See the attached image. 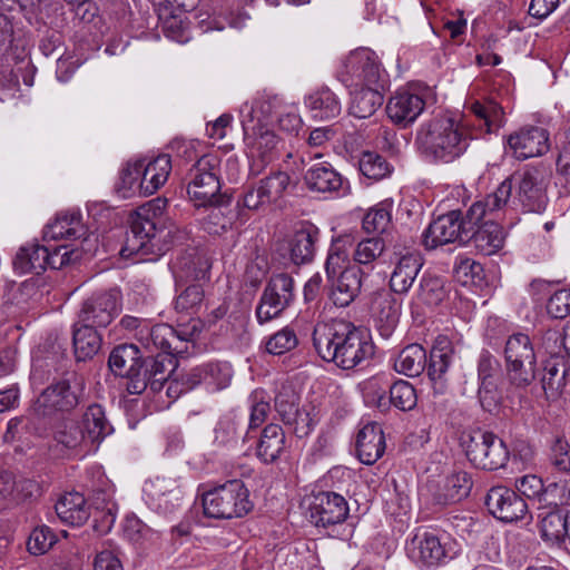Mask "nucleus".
Segmentation results:
<instances>
[{
    "instance_id": "nucleus-1",
    "label": "nucleus",
    "mask_w": 570,
    "mask_h": 570,
    "mask_svg": "<svg viewBox=\"0 0 570 570\" xmlns=\"http://www.w3.org/2000/svg\"><path fill=\"white\" fill-rule=\"evenodd\" d=\"M312 338L318 356L343 370H353L374 355L368 333L352 323H318Z\"/></svg>"
},
{
    "instance_id": "nucleus-2",
    "label": "nucleus",
    "mask_w": 570,
    "mask_h": 570,
    "mask_svg": "<svg viewBox=\"0 0 570 570\" xmlns=\"http://www.w3.org/2000/svg\"><path fill=\"white\" fill-rule=\"evenodd\" d=\"M83 391L85 380L77 373H70L51 383L36 400L27 416L14 417L8 422L7 433L14 435L24 431L40 438L49 435V417L58 411L73 410L80 403Z\"/></svg>"
},
{
    "instance_id": "nucleus-3",
    "label": "nucleus",
    "mask_w": 570,
    "mask_h": 570,
    "mask_svg": "<svg viewBox=\"0 0 570 570\" xmlns=\"http://www.w3.org/2000/svg\"><path fill=\"white\" fill-rule=\"evenodd\" d=\"M471 137L459 121L449 117H434L420 126L415 145L421 155L432 164H451L462 157Z\"/></svg>"
},
{
    "instance_id": "nucleus-4",
    "label": "nucleus",
    "mask_w": 570,
    "mask_h": 570,
    "mask_svg": "<svg viewBox=\"0 0 570 570\" xmlns=\"http://www.w3.org/2000/svg\"><path fill=\"white\" fill-rule=\"evenodd\" d=\"M112 431L99 404L87 407L80 420L63 417L51 425L56 448L72 454H86Z\"/></svg>"
},
{
    "instance_id": "nucleus-5",
    "label": "nucleus",
    "mask_w": 570,
    "mask_h": 570,
    "mask_svg": "<svg viewBox=\"0 0 570 570\" xmlns=\"http://www.w3.org/2000/svg\"><path fill=\"white\" fill-rule=\"evenodd\" d=\"M453 346L446 337H438L430 352L428 362L426 351L420 344L404 347L394 362L397 373L406 376H417L426 370L433 393L443 395L449 387L448 371L453 361Z\"/></svg>"
},
{
    "instance_id": "nucleus-6",
    "label": "nucleus",
    "mask_w": 570,
    "mask_h": 570,
    "mask_svg": "<svg viewBox=\"0 0 570 570\" xmlns=\"http://www.w3.org/2000/svg\"><path fill=\"white\" fill-rule=\"evenodd\" d=\"M202 501L204 514L217 520L243 518L254 508L249 491L239 479L228 480L206 491Z\"/></svg>"
},
{
    "instance_id": "nucleus-7",
    "label": "nucleus",
    "mask_w": 570,
    "mask_h": 570,
    "mask_svg": "<svg viewBox=\"0 0 570 570\" xmlns=\"http://www.w3.org/2000/svg\"><path fill=\"white\" fill-rule=\"evenodd\" d=\"M504 377L509 385L524 390L537 375V355L528 334L517 332L508 336L504 348Z\"/></svg>"
},
{
    "instance_id": "nucleus-8",
    "label": "nucleus",
    "mask_w": 570,
    "mask_h": 570,
    "mask_svg": "<svg viewBox=\"0 0 570 570\" xmlns=\"http://www.w3.org/2000/svg\"><path fill=\"white\" fill-rule=\"evenodd\" d=\"M80 252L68 245H40L37 242L27 243L19 248L13 259V268L20 274H40L48 266L59 269L67 264L80 259Z\"/></svg>"
},
{
    "instance_id": "nucleus-9",
    "label": "nucleus",
    "mask_w": 570,
    "mask_h": 570,
    "mask_svg": "<svg viewBox=\"0 0 570 570\" xmlns=\"http://www.w3.org/2000/svg\"><path fill=\"white\" fill-rule=\"evenodd\" d=\"M509 180L512 185L513 199L515 207H521L523 212L540 213L544 210L548 196L549 174L543 166H524L517 170Z\"/></svg>"
},
{
    "instance_id": "nucleus-10",
    "label": "nucleus",
    "mask_w": 570,
    "mask_h": 570,
    "mask_svg": "<svg viewBox=\"0 0 570 570\" xmlns=\"http://www.w3.org/2000/svg\"><path fill=\"white\" fill-rule=\"evenodd\" d=\"M166 206L167 200L158 197L137 209L127 237L130 250L148 255L163 249L158 244L164 230L157 229V223Z\"/></svg>"
},
{
    "instance_id": "nucleus-11",
    "label": "nucleus",
    "mask_w": 570,
    "mask_h": 570,
    "mask_svg": "<svg viewBox=\"0 0 570 570\" xmlns=\"http://www.w3.org/2000/svg\"><path fill=\"white\" fill-rule=\"evenodd\" d=\"M407 557L420 567L435 568L446 564L461 553L460 543L448 537L424 531L406 542Z\"/></svg>"
},
{
    "instance_id": "nucleus-12",
    "label": "nucleus",
    "mask_w": 570,
    "mask_h": 570,
    "mask_svg": "<svg viewBox=\"0 0 570 570\" xmlns=\"http://www.w3.org/2000/svg\"><path fill=\"white\" fill-rule=\"evenodd\" d=\"M247 120L244 130V144L249 160V175L258 176L265 168L278 159L283 147L282 139L268 126H254Z\"/></svg>"
},
{
    "instance_id": "nucleus-13",
    "label": "nucleus",
    "mask_w": 570,
    "mask_h": 570,
    "mask_svg": "<svg viewBox=\"0 0 570 570\" xmlns=\"http://www.w3.org/2000/svg\"><path fill=\"white\" fill-rule=\"evenodd\" d=\"M337 78L350 88L377 86L384 81L381 63L367 48L351 51L337 69Z\"/></svg>"
},
{
    "instance_id": "nucleus-14",
    "label": "nucleus",
    "mask_w": 570,
    "mask_h": 570,
    "mask_svg": "<svg viewBox=\"0 0 570 570\" xmlns=\"http://www.w3.org/2000/svg\"><path fill=\"white\" fill-rule=\"evenodd\" d=\"M466 458L476 468L498 470L509 460L505 443L492 432L474 431L463 436L462 441Z\"/></svg>"
},
{
    "instance_id": "nucleus-15",
    "label": "nucleus",
    "mask_w": 570,
    "mask_h": 570,
    "mask_svg": "<svg viewBox=\"0 0 570 570\" xmlns=\"http://www.w3.org/2000/svg\"><path fill=\"white\" fill-rule=\"evenodd\" d=\"M295 282L288 274H276L266 284L255 309L258 324L278 318L295 301Z\"/></svg>"
},
{
    "instance_id": "nucleus-16",
    "label": "nucleus",
    "mask_w": 570,
    "mask_h": 570,
    "mask_svg": "<svg viewBox=\"0 0 570 570\" xmlns=\"http://www.w3.org/2000/svg\"><path fill=\"white\" fill-rule=\"evenodd\" d=\"M187 178V194L196 206L212 205L216 202L220 190L217 157H199L189 169Z\"/></svg>"
},
{
    "instance_id": "nucleus-17",
    "label": "nucleus",
    "mask_w": 570,
    "mask_h": 570,
    "mask_svg": "<svg viewBox=\"0 0 570 570\" xmlns=\"http://www.w3.org/2000/svg\"><path fill=\"white\" fill-rule=\"evenodd\" d=\"M478 224L469 222L460 210H452L435 218L423 232L422 243L426 249L453 243H465L471 239L472 227Z\"/></svg>"
},
{
    "instance_id": "nucleus-18",
    "label": "nucleus",
    "mask_w": 570,
    "mask_h": 570,
    "mask_svg": "<svg viewBox=\"0 0 570 570\" xmlns=\"http://www.w3.org/2000/svg\"><path fill=\"white\" fill-rule=\"evenodd\" d=\"M121 311V293L117 288L94 293L83 301L78 313L81 324L95 328L107 327Z\"/></svg>"
},
{
    "instance_id": "nucleus-19",
    "label": "nucleus",
    "mask_w": 570,
    "mask_h": 570,
    "mask_svg": "<svg viewBox=\"0 0 570 570\" xmlns=\"http://www.w3.org/2000/svg\"><path fill=\"white\" fill-rule=\"evenodd\" d=\"M196 326L193 332L176 331L167 324H157L150 326L144 324L139 333L135 334L141 348L147 353H168L179 354L184 352L183 344L191 340Z\"/></svg>"
},
{
    "instance_id": "nucleus-20",
    "label": "nucleus",
    "mask_w": 570,
    "mask_h": 570,
    "mask_svg": "<svg viewBox=\"0 0 570 570\" xmlns=\"http://www.w3.org/2000/svg\"><path fill=\"white\" fill-rule=\"evenodd\" d=\"M473 481L466 471L453 469L436 478L431 476L426 490L433 502L444 507L465 499L472 489Z\"/></svg>"
},
{
    "instance_id": "nucleus-21",
    "label": "nucleus",
    "mask_w": 570,
    "mask_h": 570,
    "mask_svg": "<svg viewBox=\"0 0 570 570\" xmlns=\"http://www.w3.org/2000/svg\"><path fill=\"white\" fill-rule=\"evenodd\" d=\"M144 495L151 510L169 515L180 509L184 494L178 479L156 476L145 482Z\"/></svg>"
},
{
    "instance_id": "nucleus-22",
    "label": "nucleus",
    "mask_w": 570,
    "mask_h": 570,
    "mask_svg": "<svg viewBox=\"0 0 570 570\" xmlns=\"http://www.w3.org/2000/svg\"><path fill=\"white\" fill-rule=\"evenodd\" d=\"M485 505L492 515L507 523L532 518L527 501L514 490L503 485L493 487L489 490Z\"/></svg>"
},
{
    "instance_id": "nucleus-23",
    "label": "nucleus",
    "mask_w": 570,
    "mask_h": 570,
    "mask_svg": "<svg viewBox=\"0 0 570 570\" xmlns=\"http://www.w3.org/2000/svg\"><path fill=\"white\" fill-rule=\"evenodd\" d=\"M512 185L507 177L498 187L484 198L474 202L466 210V217L472 224H481L487 218L500 219L512 204Z\"/></svg>"
},
{
    "instance_id": "nucleus-24",
    "label": "nucleus",
    "mask_w": 570,
    "mask_h": 570,
    "mask_svg": "<svg viewBox=\"0 0 570 570\" xmlns=\"http://www.w3.org/2000/svg\"><path fill=\"white\" fill-rule=\"evenodd\" d=\"M425 106V94L417 88L409 87L396 91L389 99L386 114L394 124L406 127L419 118Z\"/></svg>"
},
{
    "instance_id": "nucleus-25",
    "label": "nucleus",
    "mask_w": 570,
    "mask_h": 570,
    "mask_svg": "<svg viewBox=\"0 0 570 570\" xmlns=\"http://www.w3.org/2000/svg\"><path fill=\"white\" fill-rule=\"evenodd\" d=\"M348 511L347 501L336 492L315 493L309 503L311 520L317 527L342 523L346 520Z\"/></svg>"
},
{
    "instance_id": "nucleus-26",
    "label": "nucleus",
    "mask_w": 570,
    "mask_h": 570,
    "mask_svg": "<svg viewBox=\"0 0 570 570\" xmlns=\"http://www.w3.org/2000/svg\"><path fill=\"white\" fill-rule=\"evenodd\" d=\"M508 145L517 159L538 157L550 148L549 132L542 127H523L509 136Z\"/></svg>"
},
{
    "instance_id": "nucleus-27",
    "label": "nucleus",
    "mask_w": 570,
    "mask_h": 570,
    "mask_svg": "<svg viewBox=\"0 0 570 570\" xmlns=\"http://www.w3.org/2000/svg\"><path fill=\"white\" fill-rule=\"evenodd\" d=\"M88 229L82 223L79 212H62L46 225L43 229V242L51 240H79L81 244L89 242Z\"/></svg>"
},
{
    "instance_id": "nucleus-28",
    "label": "nucleus",
    "mask_w": 570,
    "mask_h": 570,
    "mask_svg": "<svg viewBox=\"0 0 570 570\" xmlns=\"http://www.w3.org/2000/svg\"><path fill=\"white\" fill-rule=\"evenodd\" d=\"M232 380V367L227 363L210 362L193 367L186 373L188 389L204 385L207 391L225 389Z\"/></svg>"
},
{
    "instance_id": "nucleus-29",
    "label": "nucleus",
    "mask_w": 570,
    "mask_h": 570,
    "mask_svg": "<svg viewBox=\"0 0 570 570\" xmlns=\"http://www.w3.org/2000/svg\"><path fill=\"white\" fill-rule=\"evenodd\" d=\"M141 173L140 195L150 196L159 190L168 180L173 169L170 155H158L153 158L137 160Z\"/></svg>"
},
{
    "instance_id": "nucleus-30",
    "label": "nucleus",
    "mask_w": 570,
    "mask_h": 570,
    "mask_svg": "<svg viewBox=\"0 0 570 570\" xmlns=\"http://www.w3.org/2000/svg\"><path fill=\"white\" fill-rule=\"evenodd\" d=\"M356 455L367 465L374 464L385 452V436L382 426L376 422L365 424L356 435Z\"/></svg>"
},
{
    "instance_id": "nucleus-31",
    "label": "nucleus",
    "mask_w": 570,
    "mask_h": 570,
    "mask_svg": "<svg viewBox=\"0 0 570 570\" xmlns=\"http://www.w3.org/2000/svg\"><path fill=\"white\" fill-rule=\"evenodd\" d=\"M549 357L543 361L541 385L548 399H557L566 386L567 366L559 351L543 344Z\"/></svg>"
},
{
    "instance_id": "nucleus-32",
    "label": "nucleus",
    "mask_w": 570,
    "mask_h": 570,
    "mask_svg": "<svg viewBox=\"0 0 570 570\" xmlns=\"http://www.w3.org/2000/svg\"><path fill=\"white\" fill-rule=\"evenodd\" d=\"M210 263L205 254L191 248L176 257L171 271L177 283L205 281L208 277Z\"/></svg>"
},
{
    "instance_id": "nucleus-33",
    "label": "nucleus",
    "mask_w": 570,
    "mask_h": 570,
    "mask_svg": "<svg viewBox=\"0 0 570 570\" xmlns=\"http://www.w3.org/2000/svg\"><path fill=\"white\" fill-rule=\"evenodd\" d=\"M517 493L525 501L538 504V510L547 509L554 499L553 491L558 489V483L544 485L542 479L535 474H524L514 480Z\"/></svg>"
},
{
    "instance_id": "nucleus-34",
    "label": "nucleus",
    "mask_w": 570,
    "mask_h": 570,
    "mask_svg": "<svg viewBox=\"0 0 570 570\" xmlns=\"http://www.w3.org/2000/svg\"><path fill=\"white\" fill-rule=\"evenodd\" d=\"M372 308L381 336L390 337L400 321L401 303L392 293L382 292L376 294Z\"/></svg>"
},
{
    "instance_id": "nucleus-35",
    "label": "nucleus",
    "mask_w": 570,
    "mask_h": 570,
    "mask_svg": "<svg viewBox=\"0 0 570 570\" xmlns=\"http://www.w3.org/2000/svg\"><path fill=\"white\" fill-rule=\"evenodd\" d=\"M279 99L277 97L261 96L252 102H245L240 107V122L245 126L252 120L254 126H268L278 117Z\"/></svg>"
},
{
    "instance_id": "nucleus-36",
    "label": "nucleus",
    "mask_w": 570,
    "mask_h": 570,
    "mask_svg": "<svg viewBox=\"0 0 570 570\" xmlns=\"http://www.w3.org/2000/svg\"><path fill=\"white\" fill-rule=\"evenodd\" d=\"M58 518L66 524L72 527L82 525L90 517L83 494L72 491L59 498L55 505Z\"/></svg>"
},
{
    "instance_id": "nucleus-37",
    "label": "nucleus",
    "mask_w": 570,
    "mask_h": 570,
    "mask_svg": "<svg viewBox=\"0 0 570 570\" xmlns=\"http://www.w3.org/2000/svg\"><path fill=\"white\" fill-rule=\"evenodd\" d=\"M383 83L354 88L351 91L350 115L358 119L373 116L383 104Z\"/></svg>"
},
{
    "instance_id": "nucleus-38",
    "label": "nucleus",
    "mask_w": 570,
    "mask_h": 570,
    "mask_svg": "<svg viewBox=\"0 0 570 570\" xmlns=\"http://www.w3.org/2000/svg\"><path fill=\"white\" fill-rule=\"evenodd\" d=\"M176 354L157 353L155 356H147L141 371L148 379L149 387L153 392H159L169 380L176 366Z\"/></svg>"
},
{
    "instance_id": "nucleus-39",
    "label": "nucleus",
    "mask_w": 570,
    "mask_h": 570,
    "mask_svg": "<svg viewBox=\"0 0 570 570\" xmlns=\"http://www.w3.org/2000/svg\"><path fill=\"white\" fill-rule=\"evenodd\" d=\"M422 265V258L419 254L407 253L403 255L397 261L390 278L392 292L397 294L407 293L416 279Z\"/></svg>"
},
{
    "instance_id": "nucleus-40",
    "label": "nucleus",
    "mask_w": 570,
    "mask_h": 570,
    "mask_svg": "<svg viewBox=\"0 0 570 570\" xmlns=\"http://www.w3.org/2000/svg\"><path fill=\"white\" fill-rule=\"evenodd\" d=\"M476 230L472 227L474 247L483 255L490 256L502 249L505 240L503 227L497 219L487 218Z\"/></svg>"
},
{
    "instance_id": "nucleus-41",
    "label": "nucleus",
    "mask_w": 570,
    "mask_h": 570,
    "mask_svg": "<svg viewBox=\"0 0 570 570\" xmlns=\"http://www.w3.org/2000/svg\"><path fill=\"white\" fill-rule=\"evenodd\" d=\"M140 351L135 344L116 346L108 360L110 370L119 376L139 375L141 368Z\"/></svg>"
},
{
    "instance_id": "nucleus-42",
    "label": "nucleus",
    "mask_w": 570,
    "mask_h": 570,
    "mask_svg": "<svg viewBox=\"0 0 570 570\" xmlns=\"http://www.w3.org/2000/svg\"><path fill=\"white\" fill-rule=\"evenodd\" d=\"M304 179L311 190L318 193H335L343 187L342 176L327 163L311 166Z\"/></svg>"
},
{
    "instance_id": "nucleus-43",
    "label": "nucleus",
    "mask_w": 570,
    "mask_h": 570,
    "mask_svg": "<svg viewBox=\"0 0 570 570\" xmlns=\"http://www.w3.org/2000/svg\"><path fill=\"white\" fill-rule=\"evenodd\" d=\"M553 499L547 509L539 510L538 519L541 537L547 541H560L568 538V512L563 515Z\"/></svg>"
},
{
    "instance_id": "nucleus-44",
    "label": "nucleus",
    "mask_w": 570,
    "mask_h": 570,
    "mask_svg": "<svg viewBox=\"0 0 570 570\" xmlns=\"http://www.w3.org/2000/svg\"><path fill=\"white\" fill-rule=\"evenodd\" d=\"M311 115L315 119L328 120L341 114L342 105L338 97L327 87L311 92L305 98Z\"/></svg>"
},
{
    "instance_id": "nucleus-45",
    "label": "nucleus",
    "mask_w": 570,
    "mask_h": 570,
    "mask_svg": "<svg viewBox=\"0 0 570 570\" xmlns=\"http://www.w3.org/2000/svg\"><path fill=\"white\" fill-rule=\"evenodd\" d=\"M320 232L313 226H303L296 230L289 242L291 259L296 265L309 263L316 252Z\"/></svg>"
},
{
    "instance_id": "nucleus-46",
    "label": "nucleus",
    "mask_w": 570,
    "mask_h": 570,
    "mask_svg": "<svg viewBox=\"0 0 570 570\" xmlns=\"http://www.w3.org/2000/svg\"><path fill=\"white\" fill-rule=\"evenodd\" d=\"M362 286L361 271L345 268L333 284L331 299L338 307L348 306L358 295Z\"/></svg>"
},
{
    "instance_id": "nucleus-47",
    "label": "nucleus",
    "mask_w": 570,
    "mask_h": 570,
    "mask_svg": "<svg viewBox=\"0 0 570 570\" xmlns=\"http://www.w3.org/2000/svg\"><path fill=\"white\" fill-rule=\"evenodd\" d=\"M285 444L286 438L283 429L277 424H268L264 428L257 444V458L264 463H273L285 451Z\"/></svg>"
},
{
    "instance_id": "nucleus-48",
    "label": "nucleus",
    "mask_w": 570,
    "mask_h": 570,
    "mask_svg": "<svg viewBox=\"0 0 570 570\" xmlns=\"http://www.w3.org/2000/svg\"><path fill=\"white\" fill-rule=\"evenodd\" d=\"M72 343L77 361L92 358L101 347L98 328L76 322L72 331Z\"/></svg>"
},
{
    "instance_id": "nucleus-49",
    "label": "nucleus",
    "mask_w": 570,
    "mask_h": 570,
    "mask_svg": "<svg viewBox=\"0 0 570 570\" xmlns=\"http://www.w3.org/2000/svg\"><path fill=\"white\" fill-rule=\"evenodd\" d=\"M465 108L478 119L479 128L485 130L487 132L497 131L503 126V109L494 100H472L466 104Z\"/></svg>"
},
{
    "instance_id": "nucleus-50",
    "label": "nucleus",
    "mask_w": 570,
    "mask_h": 570,
    "mask_svg": "<svg viewBox=\"0 0 570 570\" xmlns=\"http://www.w3.org/2000/svg\"><path fill=\"white\" fill-rule=\"evenodd\" d=\"M393 207V199L386 198L370 208L363 217L362 228L368 234L384 233L391 224Z\"/></svg>"
},
{
    "instance_id": "nucleus-51",
    "label": "nucleus",
    "mask_w": 570,
    "mask_h": 570,
    "mask_svg": "<svg viewBox=\"0 0 570 570\" xmlns=\"http://www.w3.org/2000/svg\"><path fill=\"white\" fill-rule=\"evenodd\" d=\"M385 242L381 236L366 237L360 240L353 252L355 263L374 268L385 252Z\"/></svg>"
},
{
    "instance_id": "nucleus-52",
    "label": "nucleus",
    "mask_w": 570,
    "mask_h": 570,
    "mask_svg": "<svg viewBox=\"0 0 570 570\" xmlns=\"http://www.w3.org/2000/svg\"><path fill=\"white\" fill-rule=\"evenodd\" d=\"M288 406L289 410H281L282 421L292 429L297 438L307 436L316 425L314 415L306 409Z\"/></svg>"
},
{
    "instance_id": "nucleus-53",
    "label": "nucleus",
    "mask_w": 570,
    "mask_h": 570,
    "mask_svg": "<svg viewBox=\"0 0 570 570\" xmlns=\"http://www.w3.org/2000/svg\"><path fill=\"white\" fill-rule=\"evenodd\" d=\"M264 344L267 353L281 356L297 347L298 336L292 326L286 325L267 336Z\"/></svg>"
},
{
    "instance_id": "nucleus-54",
    "label": "nucleus",
    "mask_w": 570,
    "mask_h": 570,
    "mask_svg": "<svg viewBox=\"0 0 570 570\" xmlns=\"http://www.w3.org/2000/svg\"><path fill=\"white\" fill-rule=\"evenodd\" d=\"M389 393L390 405H393L401 411H411L416 406V391L414 386L405 380H397L394 382L390 386Z\"/></svg>"
},
{
    "instance_id": "nucleus-55",
    "label": "nucleus",
    "mask_w": 570,
    "mask_h": 570,
    "mask_svg": "<svg viewBox=\"0 0 570 570\" xmlns=\"http://www.w3.org/2000/svg\"><path fill=\"white\" fill-rule=\"evenodd\" d=\"M242 419L234 413L223 415L214 430V442L222 446H228L237 442Z\"/></svg>"
},
{
    "instance_id": "nucleus-56",
    "label": "nucleus",
    "mask_w": 570,
    "mask_h": 570,
    "mask_svg": "<svg viewBox=\"0 0 570 570\" xmlns=\"http://www.w3.org/2000/svg\"><path fill=\"white\" fill-rule=\"evenodd\" d=\"M358 168L363 176L372 180H381L392 171L390 164L381 155L373 151L362 154Z\"/></svg>"
},
{
    "instance_id": "nucleus-57",
    "label": "nucleus",
    "mask_w": 570,
    "mask_h": 570,
    "mask_svg": "<svg viewBox=\"0 0 570 570\" xmlns=\"http://www.w3.org/2000/svg\"><path fill=\"white\" fill-rule=\"evenodd\" d=\"M1 291L3 306L8 304L22 305L38 293L36 284L30 281L21 284L4 282L1 284Z\"/></svg>"
},
{
    "instance_id": "nucleus-58",
    "label": "nucleus",
    "mask_w": 570,
    "mask_h": 570,
    "mask_svg": "<svg viewBox=\"0 0 570 570\" xmlns=\"http://www.w3.org/2000/svg\"><path fill=\"white\" fill-rule=\"evenodd\" d=\"M363 399L366 405L376 407L382 412L390 409V402L386 397V389L382 386L377 377H371L363 383Z\"/></svg>"
},
{
    "instance_id": "nucleus-59",
    "label": "nucleus",
    "mask_w": 570,
    "mask_h": 570,
    "mask_svg": "<svg viewBox=\"0 0 570 570\" xmlns=\"http://www.w3.org/2000/svg\"><path fill=\"white\" fill-rule=\"evenodd\" d=\"M204 301V289L200 284L187 286L176 298L175 309L179 313H196Z\"/></svg>"
},
{
    "instance_id": "nucleus-60",
    "label": "nucleus",
    "mask_w": 570,
    "mask_h": 570,
    "mask_svg": "<svg viewBox=\"0 0 570 570\" xmlns=\"http://www.w3.org/2000/svg\"><path fill=\"white\" fill-rule=\"evenodd\" d=\"M291 184V177L285 171H275L261 179L258 186L264 191L269 203L276 202Z\"/></svg>"
},
{
    "instance_id": "nucleus-61",
    "label": "nucleus",
    "mask_w": 570,
    "mask_h": 570,
    "mask_svg": "<svg viewBox=\"0 0 570 570\" xmlns=\"http://www.w3.org/2000/svg\"><path fill=\"white\" fill-rule=\"evenodd\" d=\"M233 215H227V208L214 206L204 218V229L212 235H222L233 225Z\"/></svg>"
},
{
    "instance_id": "nucleus-62",
    "label": "nucleus",
    "mask_w": 570,
    "mask_h": 570,
    "mask_svg": "<svg viewBox=\"0 0 570 570\" xmlns=\"http://www.w3.org/2000/svg\"><path fill=\"white\" fill-rule=\"evenodd\" d=\"M420 298L428 305H438L445 297L444 282L438 276H423L420 282Z\"/></svg>"
},
{
    "instance_id": "nucleus-63",
    "label": "nucleus",
    "mask_w": 570,
    "mask_h": 570,
    "mask_svg": "<svg viewBox=\"0 0 570 570\" xmlns=\"http://www.w3.org/2000/svg\"><path fill=\"white\" fill-rule=\"evenodd\" d=\"M57 537L53 531L47 527L41 525L33 529L28 539V550L35 556L46 553L56 542Z\"/></svg>"
},
{
    "instance_id": "nucleus-64",
    "label": "nucleus",
    "mask_w": 570,
    "mask_h": 570,
    "mask_svg": "<svg viewBox=\"0 0 570 570\" xmlns=\"http://www.w3.org/2000/svg\"><path fill=\"white\" fill-rule=\"evenodd\" d=\"M458 279L466 284H480L484 278L483 266L472 258H462L454 267Z\"/></svg>"
}]
</instances>
